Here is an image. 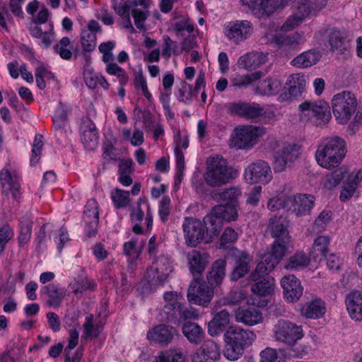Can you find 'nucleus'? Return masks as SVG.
Returning <instances> with one entry per match:
<instances>
[{
    "instance_id": "nucleus-17",
    "label": "nucleus",
    "mask_w": 362,
    "mask_h": 362,
    "mask_svg": "<svg viewBox=\"0 0 362 362\" xmlns=\"http://www.w3.org/2000/svg\"><path fill=\"white\" fill-rule=\"evenodd\" d=\"M279 251H269L264 254L261 262H259L255 269L250 274V279L256 281L271 272L280 262L284 256Z\"/></svg>"
},
{
    "instance_id": "nucleus-50",
    "label": "nucleus",
    "mask_w": 362,
    "mask_h": 362,
    "mask_svg": "<svg viewBox=\"0 0 362 362\" xmlns=\"http://www.w3.org/2000/svg\"><path fill=\"white\" fill-rule=\"evenodd\" d=\"M262 76L261 71H256L250 74L235 78L233 80V86L235 87H247L253 81L260 79Z\"/></svg>"
},
{
    "instance_id": "nucleus-15",
    "label": "nucleus",
    "mask_w": 362,
    "mask_h": 362,
    "mask_svg": "<svg viewBox=\"0 0 362 362\" xmlns=\"http://www.w3.org/2000/svg\"><path fill=\"white\" fill-rule=\"evenodd\" d=\"M147 339L160 346H167L180 337L179 332L173 326L160 324L150 329L146 334Z\"/></svg>"
},
{
    "instance_id": "nucleus-9",
    "label": "nucleus",
    "mask_w": 362,
    "mask_h": 362,
    "mask_svg": "<svg viewBox=\"0 0 362 362\" xmlns=\"http://www.w3.org/2000/svg\"><path fill=\"white\" fill-rule=\"evenodd\" d=\"M299 109L305 116L316 125L327 123L331 118L329 104L322 100L317 101L306 100L299 105Z\"/></svg>"
},
{
    "instance_id": "nucleus-32",
    "label": "nucleus",
    "mask_w": 362,
    "mask_h": 362,
    "mask_svg": "<svg viewBox=\"0 0 362 362\" xmlns=\"http://www.w3.org/2000/svg\"><path fill=\"white\" fill-rule=\"evenodd\" d=\"M182 333L187 340L193 344H199L204 338V329L197 323L186 322L184 323Z\"/></svg>"
},
{
    "instance_id": "nucleus-19",
    "label": "nucleus",
    "mask_w": 362,
    "mask_h": 362,
    "mask_svg": "<svg viewBox=\"0 0 362 362\" xmlns=\"http://www.w3.org/2000/svg\"><path fill=\"white\" fill-rule=\"evenodd\" d=\"M209 256L206 252H202L197 250H193L187 253V264L194 279H197L202 275L209 264Z\"/></svg>"
},
{
    "instance_id": "nucleus-60",
    "label": "nucleus",
    "mask_w": 362,
    "mask_h": 362,
    "mask_svg": "<svg viewBox=\"0 0 362 362\" xmlns=\"http://www.w3.org/2000/svg\"><path fill=\"white\" fill-rule=\"evenodd\" d=\"M291 201V197H288L287 200L283 199L282 197L272 198L268 202L267 207L269 210L275 211L287 206Z\"/></svg>"
},
{
    "instance_id": "nucleus-23",
    "label": "nucleus",
    "mask_w": 362,
    "mask_h": 362,
    "mask_svg": "<svg viewBox=\"0 0 362 362\" xmlns=\"http://www.w3.org/2000/svg\"><path fill=\"white\" fill-rule=\"evenodd\" d=\"M326 33L332 52L342 54L349 47L346 34L340 30L335 28H328Z\"/></svg>"
},
{
    "instance_id": "nucleus-14",
    "label": "nucleus",
    "mask_w": 362,
    "mask_h": 362,
    "mask_svg": "<svg viewBox=\"0 0 362 362\" xmlns=\"http://www.w3.org/2000/svg\"><path fill=\"white\" fill-rule=\"evenodd\" d=\"M300 146L296 143H285L274 157V170L282 172L288 165L292 164L300 154Z\"/></svg>"
},
{
    "instance_id": "nucleus-51",
    "label": "nucleus",
    "mask_w": 362,
    "mask_h": 362,
    "mask_svg": "<svg viewBox=\"0 0 362 362\" xmlns=\"http://www.w3.org/2000/svg\"><path fill=\"white\" fill-rule=\"evenodd\" d=\"M329 242L330 239L328 236H318L314 241V251L316 252H319L322 257L327 258V255L329 252Z\"/></svg>"
},
{
    "instance_id": "nucleus-57",
    "label": "nucleus",
    "mask_w": 362,
    "mask_h": 362,
    "mask_svg": "<svg viewBox=\"0 0 362 362\" xmlns=\"http://www.w3.org/2000/svg\"><path fill=\"white\" fill-rule=\"evenodd\" d=\"M135 7V3L131 0H127L123 4H117V1L113 4V9L120 17L129 15V12Z\"/></svg>"
},
{
    "instance_id": "nucleus-2",
    "label": "nucleus",
    "mask_w": 362,
    "mask_h": 362,
    "mask_svg": "<svg viewBox=\"0 0 362 362\" xmlns=\"http://www.w3.org/2000/svg\"><path fill=\"white\" fill-rule=\"evenodd\" d=\"M223 337L226 342L224 356L230 361H235L243 354L245 347L252 344L256 335L249 329L230 326Z\"/></svg>"
},
{
    "instance_id": "nucleus-6",
    "label": "nucleus",
    "mask_w": 362,
    "mask_h": 362,
    "mask_svg": "<svg viewBox=\"0 0 362 362\" xmlns=\"http://www.w3.org/2000/svg\"><path fill=\"white\" fill-rule=\"evenodd\" d=\"M332 103L334 116L339 124H346L349 122L356 112L358 105L354 94L347 90L334 95Z\"/></svg>"
},
{
    "instance_id": "nucleus-12",
    "label": "nucleus",
    "mask_w": 362,
    "mask_h": 362,
    "mask_svg": "<svg viewBox=\"0 0 362 362\" xmlns=\"http://www.w3.org/2000/svg\"><path fill=\"white\" fill-rule=\"evenodd\" d=\"M49 13L47 8H42L39 11L36 18L33 19L29 31L30 35L41 40V43L45 47H49L51 46L54 40L53 25H49V28L47 30L42 31L40 24H44L47 22Z\"/></svg>"
},
{
    "instance_id": "nucleus-55",
    "label": "nucleus",
    "mask_w": 362,
    "mask_h": 362,
    "mask_svg": "<svg viewBox=\"0 0 362 362\" xmlns=\"http://www.w3.org/2000/svg\"><path fill=\"white\" fill-rule=\"evenodd\" d=\"M93 284L87 278H82L79 281L69 284V288L72 289L76 296L82 294L83 291L92 289Z\"/></svg>"
},
{
    "instance_id": "nucleus-54",
    "label": "nucleus",
    "mask_w": 362,
    "mask_h": 362,
    "mask_svg": "<svg viewBox=\"0 0 362 362\" xmlns=\"http://www.w3.org/2000/svg\"><path fill=\"white\" fill-rule=\"evenodd\" d=\"M344 173L342 169L339 168L327 176L325 187L328 189H333L344 179Z\"/></svg>"
},
{
    "instance_id": "nucleus-45",
    "label": "nucleus",
    "mask_w": 362,
    "mask_h": 362,
    "mask_svg": "<svg viewBox=\"0 0 362 362\" xmlns=\"http://www.w3.org/2000/svg\"><path fill=\"white\" fill-rule=\"evenodd\" d=\"M0 180L2 187L4 189L11 190L13 192L14 198L17 197V192L19 189V184L14 181L10 172L8 170H3L0 173Z\"/></svg>"
},
{
    "instance_id": "nucleus-11",
    "label": "nucleus",
    "mask_w": 362,
    "mask_h": 362,
    "mask_svg": "<svg viewBox=\"0 0 362 362\" xmlns=\"http://www.w3.org/2000/svg\"><path fill=\"white\" fill-rule=\"evenodd\" d=\"M244 177L246 182L250 184H267L272 179L270 165L264 160H256L245 168Z\"/></svg>"
},
{
    "instance_id": "nucleus-31",
    "label": "nucleus",
    "mask_w": 362,
    "mask_h": 362,
    "mask_svg": "<svg viewBox=\"0 0 362 362\" xmlns=\"http://www.w3.org/2000/svg\"><path fill=\"white\" fill-rule=\"evenodd\" d=\"M346 308L350 317L358 321L362 320V295L358 291L351 292L346 297Z\"/></svg>"
},
{
    "instance_id": "nucleus-62",
    "label": "nucleus",
    "mask_w": 362,
    "mask_h": 362,
    "mask_svg": "<svg viewBox=\"0 0 362 362\" xmlns=\"http://www.w3.org/2000/svg\"><path fill=\"white\" fill-rule=\"evenodd\" d=\"M13 231L8 225L0 228V252H2L6 244L12 238Z\"/></svg>"
},
{
    "instance_id": "nucleus-41",
    "label": "nucleus",
    "mask_w": 362,
    "mask_h": 362,
    "mask_svg": "<svg viewBox=\"0 0 362 362\" xmlns=\"http://www.w3.org/2000/svg\"><path fill=\"white\" fill-rule=\"evenodd\" d=\"M282 83L277 78H269L263 81L256 88V92L262 95H272L277 94L281 89Z\"/></svg>"
},
{
    "instance_id": "nucleus-44",
    "label": "nucleus",
    "mask_w": 362,
    "mask_h": 362,
    "mask_svg": "<svg viewBox=\"0 0 362 362\" xmlns=\"http://www.w3.org/2000/svg\"><path fill=\"white\" fill-rule=\"evenodd\" d=\"M43 293L47 294L49 299L47 301V305L49 307H58L60 305L63 298V293L59 291L57 286L49 284L42 288Z\"/></svg>"
},
{
    "instance_id": "nucleus-43",
    "label": "nucleus",
    "mask_w": 362,
    "mask_h": 362,
    "mask_svg": "<svg viewBox=\"0 0 362 362\" xmlns=\"http://www.w3.org/2000/svg\"><path fill=\"white\" fill-rule=\"evenodd\" d=\"M274 286V279L271 276H267L254 284L252 286L251 291L257 295L265 296L273 292Z\"/></svg>"
},
{
    "instance_id": "nucleus-20",
    "label": "nucleus",
    "mask_w": 362,
    "mask_h": 362,
    "mask_svg": "<svg viewBox=\"0 0 362 362\" xmlns=\"http://www.w3.org/2000/svg\"><path fill=\"white\" fill-rule=\"evenodd\" d=\"M284 298L288 302L299 300L303 294V288L300 281L294 275L284 276L281 281Z\"/></svg>"
},
{
    "instance_id": "nucleus-59",
    "label": "nucleus",
    "mask_w": 362,
    "mask_h": 362,
    "mask_svg": "<svg viewBox=\"0 0 362 362\" xmlns=\"http://www.w3.org/2000/svg\"><path fill=\"white\" fill-rule=\"evenodd\" d=\"M238 233L232 228H226L220 239V245L225 247L227 244L233 243L237 240Z\"/></svg>"
},
{
    "instance_id": "nucleus-48",
    "label": "nucleus",
    "mask_w": 362,
    "mask_h": 362,
    "mask_svg": "<svg viewBox=\"0 0 362 362\" xmlns=\"http://www.w3.org/2000/svg\"><path fill=\"white\" fill-rule=\"evenodd\" d=\"M81 41L83 51L92 52L96 46V33L90 30H83L81 35Z\"/></svg>"
},
{
    "instance_id": "nucleus-34",
    "label": "nucleus",
    "mask_w": 362,
    "mask_h": 362,
    "mask_svg": "<svg viewBox=\"0 0 362 362\" xmlns=\"http://www.w3.org/2000/svg\"><path fill=\"white\" fill-rule=\"evenodd\" d=\"M361 180L362 175L361 170L351 172L348 176L343 190L341 192L340 199L345 201L351 197Z\"/></svg>"
},
{
    "instance_id": "nucleus-18",
    "label": "nucleus",
    "mask_w": 362,
    "mask_h": 362,
    "mask_svg": "<svg viewBox=\"0 0 362 362\" xmlns=\"http://www.w3.org/2000/svg\"><path fill=\"white\" fill-rule=\"evenodd\" d=\"M252 32L251 23L247 21L228 22L225 29V35L228 40L237 45L245 40Z\"/></svg>"
},
{
    "instance_id": "nucleus-53",
    "label": "nucleus",
    "mask_w": 362,
    "mask_h": 362,
    "mask_svg": "<svg viewBox=\"0 0 362 362\" xmlns=\"http://www.w3.org/2000/svg\"><path fill=\"white\" fill-rule=\"evenodd\" d=\"M70 45V40L68 37H62L56 45L54 49L57 53L59 54L61 58L64 59H70L72 57V52L67 47Z\"/></svg>"
},
{
    "instance_id": "nucleus-46",
    "label": "nucleus",
    "mask_w": 362,
    "mask_h": 362,
    "mask_svg": "<svg viewBox=\"0 0 362 362\" xmlns=\"http://www.w3.org/2000/svg\"><path fill=\"white\" fill-rule=\"evenodd\" d=\"M198 350L216 361L220 358V347L213 340L205 341Z\"/></svg>"
},
{
    "instance_id": "nucleus-28",
    "label": "nucleus",
    "mask_w": 362,
    "mask_h": 362,
    "mask_svg": "<svg viewBox=\"0 0 362 362\" xmlns=\"http://www.w3.org/2000/svg\"><path fill=\"white\" fill-rule=\"evenodd\" d=\"M315 197L310 194H300L291 198L293 210L300 216L309 213L314 204Z\"/></svg>"
},
{
    "instance_id": "nucleus-24",
    "label": "nucleus",
    "mask_w": 362,
    "mask_h": 362,
    "mask_svg": "<svg viewBox=\"0 0 362 362\" xmlns=\"http://www.w3.org/2000/svg\"><path fill=\"white\" fill-rule=\"evenodd\" d=\"M81 141L87 150H94L98 144V136L95 125L89 119L83 120L81 127Z\"/></svg>"
},
{
    "instance_id": "nucleus-58",
    "label": "nucleus",
    "mask_w": 362,
    "mask_h": 362,
    "mask_svg": "<svg viewBox=\"0 0 362 362\" xmlns=\"http://www.w3.org/2000/svg\"><path fill=\"white\" fill-rule=\"evenodd\" d=\"M148 10H141L135 7L132 9V14L134 20L135 25L138 29H144V22L148 16Z\"/></svg>"
},
{
    "instance_id": "nucleus-10",
    "label": "nucleus",
    "mask_w": 362,
    "mask_h": 362,
    "mask_svg": "<svg viewBox=\"0 0 362 362\" xmlns=\"http://www.w3.org/2000/svg\"><path fill=\"white\" fill-rule=\"evenodd\" d=\"M214 295V288L202 279H194L187 291V300L190 303L208 307Z\"/></svg>"
},
{
    "instance_id": "nucleus-56",
    "label": "nucleus",
    "mask_w": 362,
    "mask_h": 362,
    "mask_svg": "<svg viewBox=\"0 0 362 362\" xmlns=\"http://www.w3.org/2000/svg\"><path fill=\"white\" fill-rule=\"evenodd\" d=\"M167 268L165 271L158 267L151 269L152 274H149L150 282L153 285H159L163 284L168 278Z\"/></svg>"
},
{
    "instance_id": "nucleus-30",
    "label": "nucleus",
    "mask_w": 362,
    "mask_h": 362,
    "mask_svg": "<svg viewBox=\"0 0 362 362\" xmlns=\"http://www.w3.org/2000/svg\"><path fill=\"white\" fill-rule=\"evenodd\" d=\"M241 1L254 12L262 16H270L278 6L274 0H241Z\"/></svg>"
},
{
    "instance_id": "nucleus-1",
    "label": "nucleus",
    "mask_w": 362,
    "mask_h": 362,
    "mask_svg": "<svg viewBox=\"0 0 362 362\" xmlns=\"http://www.w3.org/2000/svg\"><path fill=\"white\" fill-rule=\"evenodd\" d=\"M180 297L175 291L164 293L165 304L160 313L163 321L180 325L182 322L198 318V311L191 306L182 305L179 300Z\"/></svg>"
},
{
    "instance_id": "nucleus-3",
    "label": "nucleus",
    "mask_w": 362,
    "mask_h": 362,
    "mask_svg": "<svg viewBox=\"0 0 362 362\" xmlns=\"http://www.w3.org/2000/svg\"><path fill=\"white\" fill-rule=\"evenodd\" d=\"M273 332L275 339L281 342L291 346L290 355L296 357H300L308 353L310 347L303 346L302 348L295 346L297 341L301 339L303 336V330L300 325H298L289 320H279L274 326Z\"/></svg>"
},
{
    "instance_id": "nucleus-52",
    "label": "nucleus",
    "mask_w": 362,
    "mask_h": 362,
    "mask_svg": "<svg viewBox=\"0 0 362 362\" xmlns=\"http://www.w3.org/2000/svg\"><path fill=\"white\" fill-rule=\"evenodd\" d=\"M42 139L43 136L41 134H37L35 136L33 144L32 156L30 158V164L32 165L36 164L40 158L42 149L44 146Z\"/></svg>"
},
{
    "instance_id": "nucleus-37",
    "label": "nucleus",
    "mask_w": 362,
    "mask_h": 362,
    "mask_svg": "<svg viewBox=\"0 0 362 362\" xmlns=\"http://www.w3.org/2000/svg\"><path fill=\"white\" fill-rule=\"evenodd\" d=\"M320 57L319 52L308 50L295 57L291 64L298 68H307L316 64Z\"/></svg>"
},
{
    "instance_id": "nucleus-42",
    "label": "nucleus",
    "mask_w": 362,
    "mask_h": 362,
    "mask_svg": "<svg viewBox=\"0 0 362 362\" xmlns=\"http://www.w3.org/2000/svg\"><path fill=\"white\" fill-rule=\"evenodd\" d=\"M93 320L94 317L92 314L86 317L83 331L87 338H98L103 329L105 323L101 321L94 323Z\"/></svg>"
},
{
    "instance_id": "nucleus-22",
    "label": "nucleus",
    "mask_w": 362,
    "mask_h": 362,
    "mask_svg": "<svg viewBox=\"0 0 362 362\" xmlns=\"http://www.w3.org/2000/svg\"><path fill=\"white\" fill-rule=\"evenodd\" d=\"M226 260L218 259L213 262L210 270L206 273V281L212 287H219L226 276Z\"/></svg>"
},
{
    "instance_id": "nucleus-63",
    "label": "nucleus",
    "mask_w": 362,
    "mask_h": 362,
    "mask_svg": "<svg viewBox=\"0 0 362 362\" xmlns=\"http://www.w3.org/2000/svg\"><path fill=\"white\" fill-rule=\"evenodd\" d=\"M279 43L283 46H290L295 47L300 41V36L298 33H293L289 35H283L278 39Z\"/></svg>"
},
{
    "instance_id": "nucleus-38",
    "label": "nucleus",
    "mask_w": 362,
    "mask_h": 362,
    "mask_svg": "<svg viewBox=\"0 0 362 362\" xmlns=\"http://www.w3.org/2000/svg\"><path fill=\"white\" fill-rule=\"evenodd\" d=\"M214 214H216L223 222L235 221L238 218V210L235 204H220L214 206L211 209Z\"/></svg>"
},
{
    "instance_id": "nucleus-4",
    "label": "nucleus",
    "mask_w": 362,
    "mask_h": 362,
    "mask_svg": "<svg viewBox=\"0 0 362 362\" xmlns=\"http://www.w3.org/2000/svg\"><path fill=\"white\" fill-rule=\"evenodd\" d=\"M346 153V142L339 136L327 139L320 145L315 154L316 160L322 167L333 168L337 167Z\"/></svg>"
},
{
    "instance_id": "nucleus-25",
    "label": "nucleus",
    "mask_w": 362,
    "mask_h": 362,
    "mask_svg": "<svg viewBox=\"0 0 362 362\" xmlns=\"http://www.w3.org/2000/svg\"><path fill=\"white\" fill-rule=\"evenodd\" d=\"M206 242L209 243L217 237L223 227V222L216 214L211 212L204 218Z\"/></svg>"
},
{
    "instance_id": "nucleus-35",
    "label": "nucleus",
    "mask_w": 362,
    "mask_h": 362,
    "mask_svg": "<svg viewBox=\"0 0 362 362\" xmlns=\"http://www.w3.org/2000/svg\"><path fill=\"white\" fill-rule=\"evenodd\" d=\"M265 61L266 56L263 54L250 52L240 57L238 63L239 66L245 69L252 70L264 64Z\"/></svg>"
},
{
    "instance_id": "nucleus-26",
    "label": "nucleus",
    "mask_w": 362,
    "mask_h": 362,
    "mask_svg": "<svg viewBox=\"0 0 362 362\" xmlns=\"http://www.w3.org/2000/svg\"><path fill=\"white\" fill-rule=\"evenodd\" d=\"M251 258L245 252H238L235 255V266L230 274L232 281H237L243 278L250 270L249 264Z\"/></svg>"
},
{
    "instance_id": "nucleus-64",
    "label": "nucleus",
    "mask_w": 362,
    "mask_h": 362,
    "mask_svg": "<svg viewBox=\"0 0 362 362\" xmlns=\"http://www.w3.org/2000/svg\"><path fill=\"white\" fill-rule=\"evenodd\" d=\"M66 112L63 105L60 104L53 117L54 124L57 128H61L62 124L66 120Z\"/></svg>"
},
{
    "instance_id": "nucleus-27",
    "label": "nucleus",
    "mask_w": 362,
    "mask_h": 362,
    "mask_svg": "<svg viewBox=\"0 0 362 362\" xmlns=\"http://www.w3.org/2000/svg\"><path fill=\"white\" fill-rule=\"evenodd\" d=\"M235 320L246 325L252 326L262 322V313L257 308H239L235 313Z\"/></svg>"
},
{
    "instance_id": "nucleus-13",
    "label": "nucleus",
    "mask_w": 362,
    "mask_h": 362,
    "mask_svg": "<svg viewBox=\"0 0 362 362\" xmlns=\"http://www.w3.org/2000/svg\"><path fill=\"white\" fill-rule=\"evenodd\" d=\"M185 243L191 247H196L206 238L203 223L194 218L186 217L182 223Z\"/></svg>"
},
{
    "instance_id": "nucleus-61",
    "label": "nucleus",
    "mask_w": 362,
    "mask_h": 362,
    "mask_svg": "<svg viewBox=\"0 0 362 362\" xmlns=\"http://www.w3.org/2000/svg\"><path fill=\"white\" fill-rule=\"evenodd\" d=\"M170 198L167 196L163 197L160 202L158 211L160 219L163 222H165L168 220L170 211Z\"/></svg>"
},
{
    "instance_id": "nucleus-21",
    "label": "nucleus",
    "mask_w": 362,
    "mask_h": 362,
    "mask_svg": "<svg viewBox=\"0 0 362 362\" xmlns=\"http://www.w3.org/2000/svg\"><path fill=\"white\" fill-rule=\"evenodd\" d=\"M257 129L252 126H245L235 129L233 138L235 146L238 148H247L253 146L257 142Z\"/></svg>"
},
{
    "instance_id": "nucleus-47",
    "label": "nucleus",
    "mask_w": 362,
    "mask_h": 362,
    "mask_svg": "<svg viewBox=\"0 0 362 362\" xmlns=\"http://www.w3.org/2000/svg\"><path fill=\"white\" fill-rule=\"evenodd\" d=\"M240 194L239 187H231L219 192L218 196L221 200L226 202V204H235Z\"/></svg>"
},
{
    "instance_id": "nucleus-33",
    "label": "nucleus",
    "mask_w": 362,
    "mask_h": 362,
    "mask_svg": "<svg viewBox=\"0 0 362 362\" xmlns=\"http://www.w3.org/2000/svg\"><path fill=\"white\" fill-rule=\"evenodd\" d=\"M286 84L289 86L287 98L292 100L300 95L305 90L306 85L305 77L300 74H292L287 80Z\"/></svg>"
},
{
    "instance_id": "nucleus-29",
    "label": "nucleus",
    "mask_w": 362,
    "mask_h": 362,
    "mask_svg": "<svg viewBox=\"0 0 362 362\" xmlns=\"http://www.w3.org/2000/svg\"><path fill=\"white\" fill-rule=\"evenodd\" d=\"M230 322V315L226 310L217 313L208 324V332L211 336L220 334Z\"/></svg>"
},
{
    "instance_id": "nucleus-8",
    "label": "nucleus",
    "mask_w": 362,
    "mask_h": 362,
    "mask_svg": "<svg viewBox=\"0 0 362 362\" xmlns=\"http://www.w3.org/2000/svg\"><path fill=\"white\" fill-rule=\"evenodd\" d=\"M267 229L272 237L275 239L270 250H278L281 253V255L284 256L291 242L286 218L276 216L270 218Z\"/></svg>"
},
{
    "instance_id": "nucleus-7",
    "label": "nucleus",
    "mask_w": 362,
    "mask_h": 362,
    "mask_svg": "<svg viewBox=\"0 0 362 362\" xmlns=\"http://www.w3.org/2000/svg\"><path fill=\"white\" fill-rule=\"evenodd\" d=\"M327 0H300L296 11L291 16L281 27L284 31H289L300 24L310 15H315L327 5Z\"/></svg>"
},
{
    "instance_id": "nucleus-40",
    "label": "nucleus",
    "mask_w": 362,
    "mask_h": 362,
    "mask_svg": "<svg viewBox=\"0 0 362 362\" xmlns=\"http://www.w3.org/2000/svg\"><path fill=\"white\" fill-rule=\"evenodd\" d=\"M310 257L303 252H296L286 262L285 268L290 270H299L305 268L310 264Z\"/></svg>"
},
{
    "instance_id": "nucleus-5",
    "label": "nucleus",
    "mask_w": 362,
    "mask_h": 362,
    "mask_svg": "<svg viewBox=\"0 0 362 362\" xmlns=\"http://www.w3.org/2000/svg\"><path fill=\"white\" fill-rule=\"evenodd\" d=\"M204 180L211 187H219L226 184L235 176L236 171L228 165L222 156H211L206 161Z\"/></svg>"
},
{
    "instance_id": "nucleus-39",
    "label": "nucleus",
    "mask_w": 362,
    "mask_h": 362,
    "mask_svg": "<svg viewBox=\"0 0 362 362\" xmlns=\"http://www.w3.org/2000/svg\"><path fill=\"white\" fill-rule=\"evenodd\" d=\"M83 214L85 220L90 219V225L93 226V230L88 232V237H92L95 235L97 232L96 228L99 221V212L97 202L93 199L89 200L85 206Z\"/></svg>"
},
{
    "instance_id": "nucleus-36",
    "label": "nucleus",
    "mask_w": 362,
    "mask_h": 362,
    "mask_svg": "<svg viewBox=\"0 0 362 362\" xmlns=\"http://www.w3.org/2000/svg\"><path fill=\"white\" fill-rule=\"evenodd\" d=\"M325 305L323 301L315 299L305 305L301 308V313L307 318L317 319L325 313Z\"/></svg>"
},
{
    "instance_id": "nucleus-16",
    "label": "nucleus",
    "mask_w": 362,
    "mask_h": 362,
    "mask_svg": "<svg viewBox=\"0 0 362 362\" xmlns=\"http://www.w3.org/2000/svg\"><path fill=\"white\" fill-rule=\"evenodd\" d=\"M228 112L247 119L255 120L265 114V110L259 104L255 103H231L226 106Z\"/></svg>"
},
{
    "instance_id": "nucleus-49",
    "label": "nucleus",
    "mask_w": 362,
    "mask_h": 362,
    "mask_svg": "<svg viewBox=\"0 0 362 362\" xmlns=\"http://www.w3.org/2000/svg\"><path fill=\"white\" fill-rule=\"evenodd\" d=\"M129 196V192L122 189H116L112 192L111 198L115 208L119 209L126 207L130 202Z\"/></svg>"
}]
</instances>
